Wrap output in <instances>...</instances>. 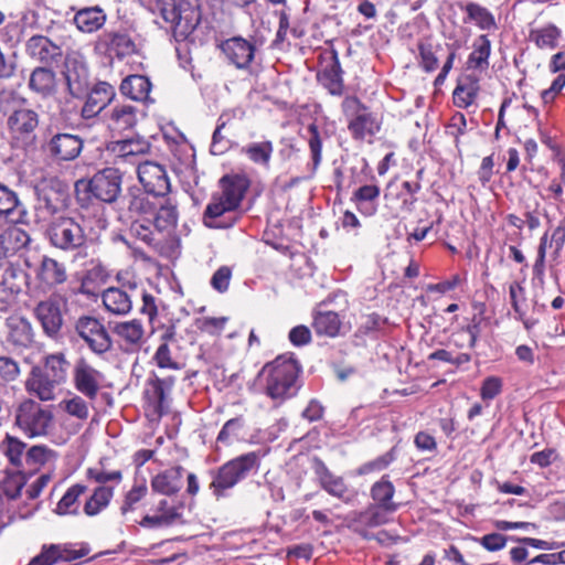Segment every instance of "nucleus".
<instances>
[{
    "mask_svg": "<svg viewBox=\"0 0 565 565\" xmlns=\"http://www.w3.org/2000/svg\"><path fill=\"white\" fill-rule=\"evenodd\" d=\"M221 191L212 195L206 205L203 222L207 227L226 228L236 221V213L248 189V181L241 175H224L220 180Z\"/></svg>",
    "mask_w": 565,
    "mask_h": 565,
    "instance_id": "f257e3e1",
    "label": "nucleus"
},
{
    "mask_svg": "<svg viewBox=\"0 0 565 565\" xmlns=\"http://www.w3.org/2000/svg\"><path fill=\"white\" fill-rule=\"evenodd\" d=\"M301 367L291 355H280L264 367L267 373L266 392L273 399L294 396L298 390L297 380Z\"/></svg>",
    "mask_w": 565,
    "mask_h": 565,
    "instance_id": "f03ea898",
    "label": "nucleus"
},
{
    "mask_svg": "<svg viewBox=\"0 0 565 565\" xmlns=\"http://www.w3.org/2000/svg\"><path fill=\"white\" fill-rule=\"evenodd\" d=\"M260 454L250 451L223 463L214 473L210 489L216 498L225 495L238 482L256 472L260 466Z\"/></svg>",
    "mask_w": 565,
    "mask_h": 565,
    "instance_id": "7ed1b4c3",
    "label": "nucleus"
},
{
    "mask_svg": "<svg viewBox=\"0 0 565 565\" xmlns=\"http://www.w3.org/2000/svg\"><path fill=\"white\" fill-rule=\"evenodd\" d=\"M87 220L70 216H55L46 228V237L50 244L63 252H73L85 246L88 233Z\"/></svg>",
    "mask_w": 565,
    "mask_h": 565,
    "instance_id": "20e7f679",
    "label": "nucleus"
},
{
    "mask_svg": "<svg viewBox=\"0 0 565 565\" xmlns=\"http://www.w3.org/2000/svg\"><path fill=\"white\" fill-rule=\"evenodd\" d=\"M40 124L39 114L31 108L14 109L7 120L11 143L15 148L29 149L36 143V129Z\"/></svg>",
    "mask_w": 565,
    "mask_h": 565,
    "instance_id": "39448f33",
    "label": "nucleus"
},
{
    "mask_svg": "<svg viewBox=\"0 0 565 565\" xmlns=\"http://www.w3.org/2000/svg\"><path fill=\"white\" fill-rule=\"evenodd\" d=\"M52 419V413L32 399L21 402L15 412L17 426L29 437L45 435Z\"/></svg>",
    "mask_w": 565,
    "mask_h": 565,
    "instance_id": "423d86ee",
    "label": "nucleus"
},
{
    "mask_svg": "<svg viewBox=\"0 0 565 565\" xmlns=\"http://www.w3.org/2000/svg\"><path fill=\"white\" fill-rule=\"evenodd\" d=\"M342 110L350 118L348 128L355 139L374 136L380 130V124L367 108L354 96H348L342 102Z\"/></svg>",
    "mask_w": 565,
    "mask_h": 565,
    "instance_id": "0eeeda50",
    "label": "nucleus"
},
{
    "mask_svg": "<svg viewBox=\"0 0 565 565\" xmlns=\"http://www.w3.org/2000/svg\"><path fill=\"white\" fill-rule=\"evenodd\" d=\"M76 334L96 355H104L113 348V340L104 323L92 316L79 317L74 326Z\"/></svg>",
    "mask_w": 565,
    "mask_h": 565,
    "instance_id": "6e6552de",
    "label": "nucleus"
},
{
    "mask_svg": "<svg viewBox=\"0 0 565 565\" xmlns=\"http://www.w3.org/2000/svg\"><path fill=\"white\" fill-rule=\"evenodd\" d=\"M34 274L38 285L33 288L29 287L28 290L31 297H39L41 294L55 290L58 286L63 285L68 277L65 265L46 255L41 257Z\"/></svg>",
    "mask_w": 565,
    "mask_h": 565,
    "instance_id": "1a4fd4ad",
    "label": "nucleus"
},
{
    "mask_svg": "<svg viewBox=\"0 0 565 565\" xmlns=\"http://www.w3.org/2000/svg\"><path fill=\"white\" fill-rule=\"evenodd\" d=\"M74 388L88 399H95L104 387L105 374L84 356L78 358L72 370Z\"/></svg>",
    "mask_w": 565,
    "mask_h": 565,
    "instance_id": "9d476101",
    "label": "nucleus"
},
{
    "mask_svg": "<svg viewBox=\"0 0 565 565\" xmlns=\"http://www.w3.org/2000/svg\"><path fill=\"white\" fill-rule=\"evenodd\" d=\"M62 302H66L64 297L60 292H52L33 309L36 320L49 337L57 335L63 326Z\"/></svg>",
    "mask_w": 565,
    "mask_h": 565,
    "instance_id": "9b49d317",
    "label": "nucleus"
},
{
    "mask_svg": "<svg viewBox=\"0 0 565 565\" xmlns=\"http://www.w3.org/2000/svg\"><path fill=\"white\" fill-rule=\"evenodd\" d=\"M122 177L118 169L105 168L88 182L92 195L105 203H114L121 193Z\"/></svg>",
    "mask_w": 565,
    "mask_h": 565,
    "instance_id": "f8f14e48",
    "label": "nucleus"
},
{
    "mask_svg": "<svg viewBox=\"0 0 565 565\" xmlns=\"http://www.w3.org/2000/svg\"><path fill=\"white\" fill-rule=\"evenodd\" d=\"M160 14L174 32L181 35L190 34L199 23L198 11L188 3H164L160 9Z\"/></svg>",
    "mask_w": 565,
    "mask_h": 565,
    "instance_id": "ddd939ff",
    "label": "nucleus"
},
{
    "mask_svg": "<svg viewBox=\"0 0 565 565\" xmlns=\"http://www.w3.org/2000/svg\"><path fill=\"white\" fill-rule=\"evenodd\" d=\"M138 180L148 194L154 198L164 196L170 190V182L166 169L153 161L138 163Z\"/></svg>",
    "mask_w": 565,
    "mask_h": 565,
    "instance_id": "4468645a",
    "label": "nucleus"
},
{
    "mask_svg": "<svg viewBox=\"0 0 565 565\" xmlns=\"http://www.w3.org/2000/svg\"><path fill=\"white\" fill-rule=\"evenodd\" d=\"M38 195L36 209L39 212H45L55 216L67 206V191L64 185L57 181L42 183L35 188Z\"/></svg>",
    "mask_w": 565,
    "mask_h": 565,
    "instance_id": "2eb2a0df",
    "label": "nucleus"
},
{
    "mask_svg": "<svg viewBox=\"0 0 565 565\" xmlns=\"http://www.w3.org/2000/svg\"><path fill=\"white\" fill-rule=\"evenodd\" d=\"M29 275L13 265H9L0 281V312H7L17 301L18 295L26 284Z\"/></svg>",
    "mask_w": 565,
    "mask_h": 565,
    "instance_id": "dca6fc26",
    "label": "nucleus"
},
{
    "mask_svg": "<svg viewBox=\"0 0 565 565\" xmlns=\"http://www.w3.org/2000/svg\"><path fill=\"white\" fill-rule=\"evenodd\" d=\"M106 150L114 158L116 164L120 162L138 164L140 163L139 157L149 152L150 142L142 137L110 141L107 143Z\"/></svg>",
    "mask_w": 565,
    "mask_h": 565,
    "instance_id": "f3484780",
    "label": "nucleus"
},
{
    "mask_svg": "<svg viewBox=\"0 0 565 565\" xmlns=\"http://www.w3.org/2000/svg\"><path fill=\"white\" fill-rule=\"evenodd\" d=\"M83 139L73 134L56 132L46 142L47 153L57 161H72L76 159L83 150Z\"/></svg>",
    "mask_w": 565,
    "mask_h": 565,
    "instance_id": "a211bd4d",
    "label": "nucleus"
},
{
    "mask_svg": "<svg viewBox=\"0 0 565 565\" xmlns=\"http://www.w3.org/2000/svg\"><path fill=\"white\" fill-rule=\"evenodd\" d=\"M64 76L72 96L78 97L87 89L89 74L82 55L72 53L66 56Z\"/></svg>",
    "mask_w": 565,
    "mask_h": 565,
    "instance_id": "6ab92c4d",
    "label": "nucleus"
},
{
    "mask_svg": "<svg viewBox=\"0 0 565 565\" xmlns=\"http://www.w3.org/2000/svg\"><path fill=\"white\" fill-rule=\"evenodd\" d=\"M221 51L226 61L238 70H246L255 56V45L241 36L225 40L221 44Z\"/></svg>",
    "mask_w": 565,
    "mask_h": 565,
    "instance_id": "aec40b11",
    "label": "nucleus"
},
{
    "mask_svg": "<svg viewBox=\"0 0 565 565\" xmlns=\"http://www.w3.org/2000/svg\"><path fill=\"white\" fill-rule=\"evenodd\" d=\"M137 297V285L129 284V290L109 287L102 294L105 309L116 316L128 315L132 309V299Z\"/></svg>",
    "mask_w": 565,
    "mask_h": 565,
    "instance_id": "412c9836",
    "label": "nucleus"
},
{
    "mask_svg": "<svg viewBox=\"0 0 565 565\" xmlns=\"http://www.w3.org/2000/svg\"><path fill=\"white\" fill-rule=\"evenodd\" d=\"M26 54L43 64L57 62L62 56V47L45 35H33L25 43Z\"/></svg>",
    "mask_w": 565,
    "mask_h": 565,
    "instance_id": "4be33fe9",
    "label": "nucleus"
},
{
    "mask_svg": "<svg viewBox=\"0 0 565 565\" xmlns=\"http://www.w3.org/2000/svg\"><path fill=\"white\" fill-rule=\"evenodd\" d=\"M111 331L126 351L138 350L145 342V328L140 320L131 319L114 323Z\"/></svg>",
    "mask_w": 565,
    "mask_h": 565,
    "instance_id": "5701e85b",
    "label": "nucleus"
},
{
    "mask_svg": "<svg viewBox=\"0 0 565 565\" xmlns=\"http://www.w3.org/2000/svg\"><path fill=\"white\" fill-rule=\"evenodd\" d=\"M139 110L130 104H117L105 114L109 130L122 132L135 127L138 121Z\"/></svg>",
    "mask_w": 565,
    "mask_h": 565,
    "instance_id": "b1692460",
    "label": "nucleus"
},
{
    "mask_svg": "<svg viewBox=\"0 0 565 565\" xmlns=\"http://www.w3.org/2000/svg\"><path fill=\"white\" fill-rule=\"evenodd\" d=\"M342 73L338 53L333 50L318 73V79L331 95L340 96L343 93Z\"/></svg>",
    "mask_w": 565,
    "mask_h": 565,
    "instance_id": "393cba45",
    "label": "nucleus"
},
{
    "mask_svg": "<svg viewBox=\"0 0 565 565\" xmlns=\"http://www.w3.org/2000/svg\"><path fill=\"white\" fill-rule=\"evenodd\" d=\"M124 203L128 217L131 220L152 217L157 210V202L150 200L149 194L140 189H130Z\"/></svg>",
    "mask_w": 565,
    "mask_h": 565,
    "instance_id": "a878e982",
    "label": "nucleus"
},
{
    "mask_svg": "<svg viewBox=\"0 0 565 565\" xmlns=\"http://www.w3.org/2000/svg\"><path fill=\"white\" fill-rule=\"evenodd\" d=\"M153 224L152 217L135 218L131 221L129 232L131 236L158 250L167 238Z\"/></svg>",
    "mask_w": 565,
    "mask_h": 565,
    "instance_id": "bb28decb",
    "label": "nucleus"
},
{
    "mask_svg": "<svg viewBox=\"0 0 565 565\" xmlns=\"http://www.w3.org/2000/svg\"><path fill=\"white\" fill-rule=\"evenodd\" d=\"M115 90L107 83L97 84L88 94L86 102L82 108L84 118H92L99 114L114 98Z\"/></svg>",
    "mask_w": 565,
    "mask_h": 565,
    "instance_id": "cd10ccee",
    "label": "nucleus"
},
{
    "mask_svg": "<svg viewBox=\"0 0 565 565\" xmlns=\"http://www.w3.org/2000/svg\"><path fill=\"white\" fill-rule=\"evenodd\" d=\"M60 384L50 377V374H44L42 370L34 367L25 383L26 391L39 397L41 401H53L55 398V391Z\"/></svg>",
    "mask_w": 565,
    "mask_h": 565,
    "instance_id": "c85d7f7f",
    "label": "nucleus"
},
{
    "mask_svg": "<svg viewBox=\"0 0 565 565\" xmlns=\"http://www.w3.org/2000/svg\"><path fill=\"white\" fill-rule=\"evenodd\" d=\"M183 468L180 466L167 469L151 479V488L163 495L177 494L182 488Z\"/></svg>",
    "mask_w": 565,
    "mask_h": 565,
    "instance_id": "c756f323",
    "label": "nucleus"
},
{
    "mask_svg": "<svg viewBox=\"0 0 565 565\" xmlns=\"http://www.w3.org/2000/svg\"><path fill=\"white\" fill-rule=\"evenodd\" d=\"M156 512L157 513L153 515H145L139 522L140 526L146 529L170 526L181 518V513L178 511V508L169 505L166 499L158 502Z\"/></svg>",
    "mask_w": 565,
    "mask_h": 565,
    "instance_id": "7c9ffc66",
    "label": "nucleus"
},
{
    "mask_svg": "<svg viewBox=\"0 0 565 565\" xmlns=\"http://www.w3.org/2000/svg\"><path fill=\"white\" fill-rule=\"evenodd\" d=\"M30 243L29 234L17 226L8 227L0 235V263Z\"/></svg>",
    "mask_w": 565,
    "mask_h": 565,
    "instance_id": "2f4dec72",
    "label": "nucleus"
},
{
    "mask_svg": "<svg viewBox=\"0 0 565 565\" xmlns=\"http://www.w3.org/2000/svg\"><path fill=\"white\" fill-rule=\"evenodd\" d=\"M25 214V207L17 193L0 184V215H4L10 222L20 223L23 222Z\"/></svg>",
    "mask_w": 565,
    "mask_h": 565,
    "instance_id": "473e14b6",
    "label": "nucleus"
},
{
    "mask_svg": "<svg viewBox=\"0 0 565 565\" xmlns=\"http://www.w3.org/2000/svg\"><path fill=\"white\" fill-rule=\"evenodd\" d=\"M106 13L100 7H88L76 11L74 23L83 33H93L99 30L106 22Z\"/></svg>",
    "mask_w": 565,
    "mask_h": 565,
    "instance_id": "72a5a7b5",
    "label": "nucleus"
},
{
    "mask_svg": "<svg viewBox=\"0 0 565 565\" xmlns=\"http://www.w3.org/2000/svg\"><path fill=\"white\" fill-rule=\"evenodd\" d=\"M154 226L161 231L163 236L168 239L178 222L177 205L169 199L162 202H157V210L152 216Z\"/></svg>",
    "mask_w": 565,
    "mask_h": 565,
    "instance_id": "f704fd0d",
    "label": "nucleus"
},
{
    "mask_svg": "<svg viewBox=\"0 0 565 565\" xmlns=\"http://www.w3.org/2000/svg\"><path fill=\"white\" fill-rule=\"evenodd\" d=\"M460 8L466 12L465 23H473L480 30L494 31L498 29L494 15L484 7L469 2Z\"/></svg>",
    "mask_w": 565,
    "mask_h": 565,
    "instance_id": "c9c22d12",
    "label": "nucleus"
},
{
    "mask_svg": "<svg viewBox=\"0 0 565 565\" xmlns=\"http://www.w3.org/2000/svg\"><path fill=\"white\" fill-rule=\"evenodd\" d=\"M9 340L19 347H28L33 339L32 326L28 319L12 316L7 319Z\"/></svg>",
    "mask_w": 565,
    "mask_h": 565,
    "instance_id": "e433bc0d",
    "label": "nucleus"
},
{
    "mask_svg": "<svg viewBox=\"0 0 565 565\" xmlns=\"http://www.w3.org/2000/svg\"><path fill=\"white\" fill-rule=\"evenodd\" d=\"M273 152L274 145L270 140L249 142L241 149V153L250 162L265 169H268L270 166Z\"/></svg>",
    "mask_w": 565,
    "mask_h": 565,
    "instance_id": "4c0bfd02",
    "label": "nucleus"
},
{
    "mask_svg": "<svg viewBox=\"0 0 565 565\" xmlns=\"http://www.w3.org/2000/svg\"><path fill=\"white\" fill-rule=\"evenodd\" d=\"M151 90L150 81L143 75H130L120 84L122 95L132 100H148Z\"/></svg>",
    "mask_w": 565,
    "mask_h": 565,
    "instance_id": "58836bf2",
    "label": "nucleus"
},
{
    "mask_svg": "<svg viewBox=\"0 0 565 565\" xmlns=\"http://www.w3.org/2000/svg\"><path fill=\"white\" fill-rule=\"evenodd\" d=\"M341 327V320L334 311H316L313 313L312 328L318 335L337 337Z\"/></svg>",
    "mask_w": 565,
    "mask_h": 565,
    "instance_id": "ea45409f",
    "label": "nucleus"
},
{
    "mask_svg": "<svg viewBox=\"0 0 565 565\" xmlns=\"http://www.w3.org/2000/svg\"><path fill=\"white\" fill-rule=\"evenodd\" d=\"M29 87L41 96H49L55 90V73L46 67H36L30 75Z\"/></svg>",
    "mask_w": 565,
    "mask_h": 565,
    "instance_id": "a19ab883",
    "label": "nucleus"
},
{
    "mask_svg": "<svg viewBox=\"0 0 565 565\" xmlns=\"http://www.w3.org/2000/svg\"><path fill=\"white\" fill-rule=\"evenodd\" d=\"M114 497V488L109 486H98L84 504V513L87 516H95L104 511Z\"/></svg>",
    "mask_w": 565,
    "mask_h": 565,
    "instance_id": "79ce46f5",
    "label": "nucleus"
},
{
    "mask_svg": "<svg viewBox=\"0 0 565 565\" xmlns=\"http://www.w3.org/2000/svg\"><path fill=\"white\" fill-rule=\"evenodd\" d=\"M321 487L335 498L349 502L350 498L347 497L348 488L341 477L332 475L324 465H320L317 470Z\"/></svg>",
    "mask_w": 565,
    "mask_h": 565,
    "instance_id": "37998d69",
    "label": "nucleus"
},
{
    "mask_svg": "<svg viewBox=\"0 0 565 565\" xmlns=\"http://www.w3.org/2000/svg\"><path fill=\"white\" fill-rule=\"evenodd\" d=\"M148 484L145 478H136L131 488L125 492L122 503L119 508L120 513L126 515L137 509L138 504L147 497Z\"/></svg>",
    "mask_w": 565,
    "mask_h": 565,
    "instance_id": "c03bdc74",
    "label": "nucleus"
},
{
    "mask_svg": "<svg viewBox=\"0 0 565 565\" xmlns=\"http://www.w3.org/2000/svg\"><path fill=\"white\" fill-rule=\"evenodd\" d=\"M562 35L561 30L554 24H547L530 32V40L541 50H554Z\"/></svg>",
    "mask_w": 565,
    "mask_h": 565,
    "instance_id": "a18cd8bd",
    "label": "nucleus"
},
{
    "mask_svg": "<svg viewBox=\"0 0 565 565\" xmlns=\"http://www.w3.org/2000/svg\"><path fill=\"white\" fill-rule=\"evenodd\" d=\"M86 486L76 483L68 488L62 499L58 501L55 512L60 515L77 514L79 502L78 499L86 491Z\"/></svg>",
    "mask_w": 565,
    "mask_h": 565,
    "instance_id": "49530a36",
    "label": "nucleus"
},
{
    "mask_svg": "<svg viewBox=\"0 0 565 565\" xmlns=\"http://www.w3.org/2000/svg\"><path fill=\"white\" fill-rule=\"evenodd\" d=\"M394 492L392 482L385 479L375 482L371 489V495L376 504L390 512H394L397 509V504L392 501Z\"/></svg>",
    "mask_w": 565,
    "mask_h": 565,
    "instance_id": "de8ad7c7",
    "label": "nucleus"
},
{
    "mask_svg": "<svg viewBox=\"0 0 565 565\" xmlns=\"http://www.w3.org/2000/svg\"><path fill=\"white\" fill-rule=\"evenodd\" d=\"M490 53L491 42L486 34H481L473 42V50L469 55L468 64L476 68H487Z\"/></svg>",
    "mask_w": 565,
    "mask_h": 565,
    "instance_id": "09e8293b",
    "label": "nucleus"
},
{
    "mask_svg": "<svg viewBox=\"0 0 565 565\" xmlns=\"http://www.w3.org/2000/svg\"><path fill=\"white\" fill-rule=\"evenodd\" d=\"M68 366L70 363L64 353H54L46 356L43 373L50 374L54 382L62 384L66 380Z\"/></svg>",
    "mask_w": 565,
    "mask_h": 565,
    "instance_id": "8fccbe9b",
    "label": "nucleus"
},
{
    "mask_svg": "<svg viewBox=\"0 0 565 565\" xmlns=\"http://www.w3.org/2000/svg\"><path fill=\"white\" fill-rule=\"evenodd\" d=\"M479 93L478 81L467 78L458 84L454 90V102L460 108L469 107Z\"/></svg>",
    "mask_w": 565,
    "mask_h": 565,
    "instance_id": "3c124183",
    "label": "nucleus"
},
{
    "mask_svg": "<svg viewBox=\"0 0 565 565\" xmlns=\"http://www.w3.org/2000/svg\"><path fill=\"white\" fill-rule=\"evenodd\" d=\"M559 173L557 178H554L550 181V183L545 186V191L547 192L546 196L543 199L554 200L558 202L561 205H565V159L562 158L558 160Z\"/></svg>",
    "mask_w": 565,
    "mask_h": 565,
    "instance_id": "603ef678",
    "label": "nucleus"
},
{
    "mask_svg": "<svg viewBox=\"0 0 565 565\" xmlns=\"http://www.w3.org/2000/svg\"><path fill=\"white\" fill-rule=\"evenodd\" d=\"M231 117V113H224L217 120V126L213 132L211 143V152L213 154H223L231 147V141L222 135V130L228 124Z\"/></svg>",
    "mask_w": 565,
    "mask_h": 565,
    "instance_id": "864d4df0",
    "label": "nucleus"
},
{
    "mask_svg": "<svg viewBox=\"0 0 565 565\" xmlns=\"http://www.w3.org/2000/svg\"><path fill=\"white\" fill-rule=\"evenodd\" d=\"M387 513L391 512L385 511L379 504H372L367 509L359 513L356 521L365 526L375 527L388 522Z\"/></svg>",
    "mask_w": 565,
    "mask_h": 565,
    "instance_id": "5fc2aeb1",
    "label": "nucleus"
},
{
    "mask_svg": "<svg viewBox=\"0 0 565 565\" xmlns=\"http://www.w3.org/2000/svg\"><path fill=\"white\" fill-rule=\"evenodd\" d=\"M110 49L119 57L131 55L136 51V44L132 39L126 33H115L110 39Z\"/></svg>",
    "mask_w": 565,
    "mask_h": 565,
    "instance_id": "6e6d98bb",
    "label": "nucleus"
},
{
    "mask_svg": "<svg viewBox=\"0 0 565 565\" xmlns=\"http://www.w3.org/2000/svg\"><path fill=\"white\" fill-rule=\"evenodd\" d=\"M2 450L9 458L10 462L20 466L23 458V450L25 445L18 438L7 436L1 444Z\"/></svg>",
    "mask_w": 565,
    "mask_h": 565,
    "instance_id": "4d7b16f0",
    "label": "nucleus"
},
{
    "mask_svg": "<svg viewBox=\"0 0 565 565\" xmlns=\"http://www.w3.org/2000/svg\"><path fill=\"white\" fill-rule=\"evenodd\" d=\"M227 320L228 319L226 317H202L195 320V327L201 332L217 335L224 330Z\"/></svg>",
    "mask_w": 565,
    "mask_h": 565,
    "instance_id": "13d9d810",
    "label": "nucleus"
},
{
    "mask_svg": "<svg viewBox=\"0 0 565 565\" xmlns=\"http://www.w3.org/2000/svg\"><path fill=\"white\" fill-rule=\"evenodd\" d=\"M88 480H92L99 486H106V483L115 481L119 483L122 480V473L120 470L106 471L103 468H88L86 471Z\"/></svg>",
    "mask_w": 565,
    "mask_h": 565,
    "instance_id": "bf43d9fd",
    "label": "nucleus"
},
{
    "mask_svg": "<svg viewBox=\"0 0 565 565\" xmlns=\"http://www.w3.org/2000/svg\"><path fill=\"white\" fill-rule=\"evenodd\" d=\"M308 145L311 153V159L313 163V169H317L321 162V150H322V140L318 130L317 125L311 124L308 126Z\"/></svg>",
    "mask_w": 565,
    "mask_h": 565,
    "instance_id": "052dcab7",
    "label": "nucleus"
},
{
    "mask_svg": "<svg viewBox=\"0 0 565 565\" xmlns=\"http://www.w3.org/2000/svg\"><path fill=\"white\" fill-rule=\"evenodd\" d=\"M244 427V420L242 417H235L228 419L220 430L217 435V441L223 444H230L233 438L238 436V433Z\"/></svg>",
    "mask_w": 565,
    "mask_h": 565,
    "instance_id": "680f3d73",
    "label": "nucleus"
},
{
    "mask_svg": "<svg viewBox=\"0 0 565 565\" xmlns=\"http://www.w3.org/2000/svg\"><path fill=\"white\" fill-rule=\"evenodd\" d=\"M64 409L71 416H74L78 419H86L88 417L89 411L87 403L83 399V397L75 395L70 399L63 402Z\"/></svg>",
    "mask_w": 565,
    "mask_h": 565,
    "instance_id": "e2e57ef3",
    "label": "nucleus"
},
{
    "mask_svg": "<svg viewBox=\"0 0 565 565\" xmlns=\"http://www.w3.org/2000/svg\"><path fill=\"white\" fill-rule=\"evenodd\" d=\"M54 550L56 551L57 562H72L86 556L89 552L88 547L83 546L75 550L68 544H55Z\"/></svg>",
    "mask_w": 565,
    "mask_h": 565,
    "instance_id": "0e129e2a",
    "label": "nucleus"
},
{
    "mask_svg": "<svg viewBox=\"0 0 565 565\" xmlns=\"http://www.w3.org/2000/svg\"><path fill=\"white\" fill-rule=\"evenodd\" d=\"M232 278V269L227 266H221L211 278V286L216 291L223 294L230 287Z\"/></svg>",
    "mask_w": 565,
    "mask_h": 565,
    "instance_id": "69168bd1",
    "label": "nucleus"
},
{
    "mask_svg": "<svg viewBox=\"0 0 565 565\" xmlns=\"http://www.w3.org/2000/svg\"><path fill=\"white\" fill-rule=\"evenodd\" d=\"M154 361L161 369H179L178 362L172 359L171 351L167 342H163L158 347L154 353Z\"/></svg>",
    "mask_w": 565,
    "mask_h": 565,
    "instance_id": "338daca9",
    "label": "nucleus"
},
{
    "mask_svg": "<svg viewBox=\"0 0 565 565\" xmlns=\"http://www.w3.org/2000/svg\"><path fill=\"white\" fill-rule=\"evenodd\" d=\"M502 391V380L497 376H489L484 379L480 395L482 399L491 401L498 396Z\"/></svg>",
    "mask_w": 565,
    "mask_h": 565,
    "instance_id": "774afa93",
    "label": "nucleus"
}]
</instances>
